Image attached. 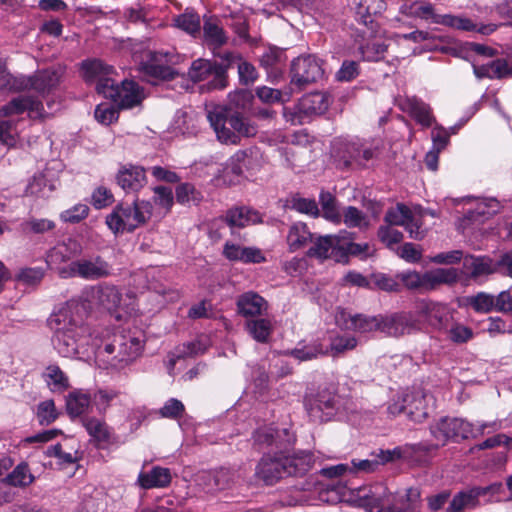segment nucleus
Listing matches in <instances>:
<instances>
[{"label": "nucleus", "mask_w": 512, "mask_h": 512, "mask_svg": "<svg viewBox=\"0 0 512 512\" xmlns=\"http://www.w3.org/2000/svg\"><path fill=\"white\" fill-rule=\"evenodd\" d=\"M53 331L52 344L63 357L89 354V346L99 367L120 370L133 361L142 350V341L131 334H100L80 323L74 313V304H65L47 320Z\"/></svg>", "instance_id": "f257e3e1"}, {"label": "nucleus", "mask_w": 512, "mask_h": 512, "mask_svg": "<svg viewBox=\"0 0 512 512\" xmlns=\"http://www.w3.org/2000/svg\"><path fill=\"white\" fill-rule=\"evenodd\" d=\"M382 483L360 487L355 491V501L369 512H422L421 490L411 486L397 491L394 499Z\"/></svg>", "instance_id": "f03ea898"}, {"label": "nucleus", "mask_w": 512, "mask_h": 512, "mask_svg": "<svg viewBox=\"0 0 512 512\" xmlns=\"http://www.w3.org/2000/svg\"><path fill=\"white\" fill-rule=\"evenodd\" d=\"M113 66H81V76L88 84H95L99 94L112 99L119 109L139 106L145 98L143 88L134 80L125 79L120 85L110 78Z\"/></svg>", "instance_id": "7ed1b4c3"}, {"label": "nucleus", "mask_w": 512, "mask_h": 512, "mask_svg": "<svg viewBox=\"0 0 512 512\" xmlns=\"http://www.w3.org/2000/svg\"><path fill=\"white\" fill-rule=\"evenodd\" d=\"M312 467V455L300 452L293 455H284L283 451L274 452L273 455L265 453L256 467V476L267 485L276 483L286 476H301Z\"/></svg>", "instance_id": "20e7f679"}, {"label": "nucleus", "mask_w": 512, "mask_h": 512, "mask_svg": "<svg viewBox=\"0 0 512 512\" xmlns=\"http://www.w3.org/2000/svg\"><path fill=\"white\" fill-rule=\"evenodd\" d=\"M409 15L421 20L430 21L433 24L442 25L466 32H477L481 35H490L497 30V25L493 23L478 24L470 18L452 14H437L435 7L430 2L414 1L409 6Z\"/></svg>", "instance_id": "39448f33"}, {"label": "nucleus", "mask_w": 512, "mask_h": 512, "mask_svg": "<svg viewBox=\"0 0 512 512\" xmlns=\"http://www.w3.org/2000/svg\"><path fill=\"white\" fill-rule=\"evenodd\" d=\"M153 206L150 201L136 198L131 205L120 203L106 216L105 223L113 234L133 232L151 218Z\"/></svg>", "instance_id": "423d86ee"}, {"label": "nucleus", "mask_w": 512, "mask_h": 512, "mask_svg": "<svg viewBox=\"0 0 512 512\" xmlns=\"http://www.w3.org/2000/svg\"><path fill=\"white\" fill-rule=\"evenodd\" d=\"M348 400L328 388L319 390L315 395L305 398V409L314 422L342 420L348 411Z\"/></svg>", "instance_id": "0eeeda50"}, {"label": "nucleus", "mask_w": 512, "mask_h": 512, "mask_svg": "<svg viewBox=\"0 0 512 512\" xmlns=\"http://www.w3.org/2000/svg\"><path fill=\"white\" fill-rule=\"evenodd\" d=\"M59 81V74L51 68L37 71L33 76H14L0 66V89L9 91L35 90L44 94L53 88Z\"/></svg>", "instance_id": "6e6552de"}, {"label": "nucleus", "mask_w": 512, "mask_h": 512, "mask_svg": "<svg viewBox=\"0 0 512 512\" xmlns=\"http://www.w3.org/2000/svg\"><path fill=\"white\" fill-rule=\"evenodd\" d=\"M396 277L408 290L427 292L439 285L457 282L459 275L455 268H437L424 273L408 270L398 273Z\"/></svg>", "instance_id": "1a4fd4ad"}, {"label": "nucleus", "mask_w": 512, "mask_h": 512, "mask_svg": "<svg viewBox=\"0 0 512 512\" xmlns=\"http://www.w3.org/2000/svg\"><path fill=\"white\" fill-rule=\"evenodd\" d=\"M434 448L425 443L405 444L393 449H380L376 454H372V459L352 460L350 471H362L366 473L374 472L380 465L393 462L398 459H408L416 455L417 452H427Z\"/></svg>", "instance_id": "9d476101"}, {"label": "nucleus", "mask_w": 512, "mask_h": 512, "mask_svg": "<svg viewBox=\"0 0 512 512\" xmlns=\"http://www.w3.org/2000/svg\"><path fill=\"white\" fill-rule=\"evenodd\" d=\"M472 423L462 419V418H450V417H442L435 424L430 426V432L432 437L438 441V444H430L435 450L439 447V445H445L449 440L458 441L459 439H468L471 435ZM427 444V442H424ZM427 451L426 453H429ZM419 452L416 453V455Z\"/></svg>", "instance_id": "9b49d317"}, {"label": "nucleus", "mask_w": 512, "mask_h": 512, "mask_svg": "<svg viewBox=\"0 0 512 512\" xmlns=\"http://www.w3.org/2000/svg\"><path fill=\"white\" fill-rule=\"evenodd\" d=\"M384 221L390 226H402L414 240H422L425 236L422 227L421 210H412L402 203L387 210Z\"/></svg>", "instance_id": "f8f14e48"}, {"label": "nucleus", "mask_w": 512, "mask_h": 512, "mask_svg": "<svg viewBox=\"0 0 512 512\" xmlns=\"http://www.w3.org/2000/svg\"><path fill=\"white\" fill-rule=\"evenodd\" d=\"M70 274L84 280L94 281L113 275V266L100 255L83 257L69 265Z\"/></svg>", "instance_id": "ddd939ff"}, {"label": "nucleus", "mask_w": 512, "mask_h": 512, "mask_svg": "<svg viewBox=\"0 0 512 512\" xmlns=\"http://www.w3.org/2000/svg\"><path fill=\"white\" fill-rule=\"evenodd\" d=\"M381 333L389 337H401L420 330V322L411 312L380 315Z\"/></svg>", "instance_id": "4468645a"}, {"label": "nucleus", "mask_w": 512, "mask_h": 512, "mask_svg": "<svg viewBox=\"0 0 512 512\" xmlns=\"http://www.w3.org/2000/svg\"><path fill=\"white\" fill-rule=\"evenodd\" d=\"M253 440L258 450L268 448L270 454L286 450L293 441L287 429L276 430L272 427L257 429L253 434Z\"/></svg>", "instance_id": "2eb2a0df"}, {"label": "nucleus", "mask_w": 512, "mask_h": 512, "mask_svg": "<svg viewBox=\"0 0 512 512\" xmlns=\"http://www.w3.org/2000/svg\"><path fill=\"white\" fill-rule=\"evenodd\" d=\"M28 112L30 118L42 119L47 117L50 113L46 112L43 104L37 98L29 95H22L13 98L7 104L0 108V116L5 118H11L15 115L23 114Z\"/></svg>", "instance_id": "dca6fc26"}, {"label": "nucleus", "mask_w": 512, "mask_h": 512, "mask_svg": "<svg viewBox=\"0 0 512 512\" xmlns=\"http://www.w3.org/2000/svg\"><path fill=\"white\" fill-rule=\"evenodd\" d=\"M234 482L235 473L226 468L216 471H203L196 479L198 487L204 493L211 495L231 488Z\"/></svg>", "instance_id": "f3484780"}, {"label": "nucleus", "mask_w": 512, "mask_h": 512, "mask_svg": "<svg viewBox=\"0 0 512 512\" xmlns=\"http://www.w3.org/2000/svg\"><path fill=\"white\" fill-rule=\"evenodd\" d=\"M418 315L430 327L442 333L450 326V322L453 320L452 313L447 305L432 301L421 302L418 306Z\"/></svg>", "instance_id": "a211bd4d"}, {"label": "nucleus", "mask_w": 512, "mask_h": 512, "mask_svg": "<svg viewBox=\"0 0 512 512\" xmlns=\"http://www.w3.org/2000/svg\"><path fill=\"white\" fill-rule=\"evenodd\" d=\"M250 162L251 159L246 151H237L226 162L218 180L229 186L239 183L244 171L249 168Z\"/></svg>", "instance_id": "6ab92c4d"}, {"label": "nucleus", "mask_w": 512, "mask_h": 512, "mask_svg": "<svg viewBox=\"0 0 512 512\" xmlns=\"http://www.w3.org/2000/svg\"><path fill=\"white\" fill-rule=\"evenodd\" d=\"M229 113L223 107H214L207 112V119L219 141L225 144H237L238 134L228 124Z\"/></svg>", "instance_id": "aec40b11"}, {"label": "nucleus", "mask_w": 512, "mask_h": 512, "mask_svg": "<svg viewBox=\"0 0 512 512\" xmlns=\"http://www.w3.org/2000/svg\"><path fill=\"white\" fill-rule=\"evenodd\" d=\"M116 181L126 193L138 192L147 183L146 170L137 165H123L116 175Z\"/></svg>", "instance_id": "412c9836"}, {"label": "nucleus", "mask_w": 512, "mask_h": 512, "mask_svg": "<svg viewBox=\"0 0 512 512\" xmlns=\"http://www.w3.org/2000/svg\"><path fill=\"white\" fill-rule=\"evenodd\" d=\"M237 312L248 319L261 317L268 310V302L258 293L248 291L238 296Z\"/></svg>", "instance_id": "4be33fe9"}, {"label": "nucleus", "mask_w": 512, "mask_h": 512, "mask_svg": "<svg viewBox=\"0 0 512 512\" xmlns=\"http://www.w3.org/2000/svg\"><path fill=\"white\" fill-rule=\"evenodd\" d=\"M90 299L99 307L113 312L120 307L122 293L114 285L101 284L91 289Z\"/></svg>", "instance_id": "5701e85b"}, {"label": "nucleus", "mask_w": 512, "mask_h": 512, "mask_svg": "<svg viewBox=\"0 0 512 512\" xmlns=\"http://www.w3.org/2000/svg\"><path fill=\"white\" fill-rule=\"evenodd\" d=\"M402 111L409 113L423 127H430L435 121L428 104L417 97H407L399 101Z\"/></svg>", "instance_id": "b1692460"}, {"label": "nucleus", "mask_w": 512, "mask_h": 512, "mask_svg": "<svg viewBox=\"0 0 512 512\" xmlns=\"http://www.w3.org/2000/svg\"><path fill=\"white\" fill-rule=\"evenodd\" d=\"M172 480L171 471L168 468L155 466L149 472H140L137 478L139 486L145 490L153 488H166Z\"/></svg>", "instance_id": "393cba45"}, {"label": "nucleus", "mask_w": 512, "mask_h": 512, "mask_svg": "<svg viewBox=\"0 0 512 512\" xmlns=\"http://www.w3.org/2000/svg\"><path fill=\"white\" fill-rule=\"evenodd\" d=\"M430 398L424 394L421 390L405 391L403 401L408 402V417L415 422H422L425 420L429 411L426 403Z\"/></svg>", "instance_id": "a878e982"}, {"label": "nucleus", "mask_w": 512, "mask_h": 512, "mask_svg": "<svg viewBox=\"0 0 512 512\" xmlns=\"http://www.w3.org/2000/svg\"><path fill=\"white\" fill-rule=\"evenodd\" d=\"M137 77L151 85H160L175 78L172 66H135Z\"/></svg>", "instance_id": "bb28decb"}, {"label": "nucleus", "mask_w": 512, "mask_h": 512, "mask_svg": "<svg viewBox=\"0 0 512 512\" xmlns=\"http://www.w3.org/2000/svg\"><path fill=\"white\" fill-rule=\"evenodd\" d=\"M203 38L204 42L214 51L227 43L228 37L226 32L216 16L204 18Z\"/></svg>", "instance_id": "cd10ccee"}, {"label": "nucleus", "mask_w": 512, "mask_h": 512, "mask_svg": "<svg viewBox=\"0 0 512 512\" xmlns=\"http://www.w3.org/2000/svg\"><path fill=\"white\" fill-rule=\"evenodd\" d=\"M463 269L473 279L492 274L496 271V262L486 256L467 255L463 258Z\"/></svg>", "instance_id": "c85d7f7f"}, {"label": "nucleus", "mask_w": 512, "mask_h": 512, "mask_svg": "<svg viewBox=\"0 0 512 512\" xmlns=\"http://www.w3.org/2000/svg\"><path fill=\"white\" fill-rule=\"evenodd\" d=\"M298 102L300 111L307 119L325 113L330 105L328 96L322 92L306 94Z\"/></svg>", "instance_id": "c756f323"}, {"label": "nucleus", "mask_w": 512, "mask_h": 512, "mask_svg": "<svg viewBox=\"0 0 512 512\" xmlns=\"http://www.w3.org/2000/svg\"><path fill=\"white\" fill-rule=\"evenodd\" d=\"M351 233L347 231H341L336 235H326L319 237L313 246L310 247L308 255L310 257H316L319 259H326L329 257V252L336 245L340 246L342 240L349 238L351 239Z\"/></svg>", "instance_id": "7c9ffc66"}, {"label": "nucleus", "mask_w": 512, "mask_h": 512, "mask_svg": "<svg viewBox=\"0 0 512 512\" xmlns=\"http://www.w3.org/2000/svg\"><path fill=\"white\" fill-rule=\"evenodd\" d=\"M224 220L230 227L242 228L261 222V217L257 211L242 206L229 209L224 216Z\"/></svg>", "instance_id": "2f4dec72"}, {"label": "nucleus", "mask_w": 512, "mask_h": 512, "mask_svg": "<svg viewBox=\"0 0 512 512\" xmlns=\"http://www.w3.org/2000/svg\"><path fill=\"white\" fill-rule=\"evenodd\" d=\"M386 8L384 0H359L356 15L361 23L373 29L375 17Z\"/></svg>", "instance_id": "473e14b6"}, {"label": "nucleus", "mask_w": 512, "mask_h": 512, "mask_svg": "<svg viewBox=\"0 0 512 512\" xmlns=\"http://www.w3.org/2000/svg\"><path fill=\"white\" fill-rule=\"evenodd\" d=\"M83 425L98 447L104 448L113 441V434L107 424L96 418H86Z\"/></svg>", "instance_id": "72a5a7b5"}, {"label": "nucleus", "mask_w": 512, "mask_h": 512, "mask_svg": "<svg viewBox=\"0 0 512 512\" xmlns=\"http://www.w3.org/2000/svg\"><path fill=\"white\" fill-rule=\"evenodd\" d=\"M324 75L322 66H292L291 84L303 89Z\"/></svg>", "instance_id": "f704fd0d"}, {"label": "nucleus", "mask_w": 512, "mask_h": 512, "mask_svg": "<svg viewBox=\"0 0 512 512\" xmlns=\"http://www.w3.org/2000/svg\"><path fill=\"white\" fill-rule=\"evenodd\" d=\"M173 25L193 37H197L201 31L200 16L192 9H186L182 14L175 16Z\"/></svg>", "instance_id": "c9c22d12"}, {"label": "nucleus", "mask_w": 512, "mask_h": 512, "mask_svg": "<svg viewBox=\"0 0 512 512\" xmlns=\"http://www.w3.org/2000/svg\"><path fill=\"white\" fill-rule=\"evenodd\" d=\"M245 330L259 343H267L272 331V323L266 318L248 319L245 323Z\"/></svg>", "instance_id": "e433bc0d"}, {"label": "nucleus", "mask_w": 512, "mask_h": 512, "mask_svg": "<svg viewBox=\"0 0 512 512\" xmlns=\"http://www.w3.org/2000/svg\"><path fill=\"white\" fill-rule=\"evenodd\" d=\"M91 397L82 390L70 392L66 397V410L71 417H77L88 411Z\"/></svg>", "instance_id": "4c0bfd02"}, {"label": "nucleus", "mask_w": 512, "mask_h": 512, "mask_svg": "<svg viewBox=\"0 0 512 512\" xmlns=\"http://www.w3.org/2000/svg\"><path fill=\"white\" fill-rule=\"evenodd\" d=\"M43 379L54 393H62L69 388V379L57 365H49L43 372Z\"/></svg>", "instance_id": "58836bf2"}, {"label": "nucleus", "mask_w": 512, "mask_h": 512, "mask_svg": "<svg viewBox=\"0 0 512 512\" xmlns=\"http://www.w3.org/2000/svg\"><path fill=\"white\" fill-rule=\"evenodd\" d=\"M285 354L290 355L299 361H309L320 355L328 354V348H325L318 341H313L309 344L299 343L296 348L286 351Z\"/></svg>", "instance_id": "ea45409f"}, {"label": "nucleus", "mask_w": 512, "mask_h": 512, "mask_svg": "<svg viewBox=\"0 0 512 512\" xmlns=\"http://www.w3.org/2000/svg\"><path fill=\"white\" fill-rule=\"evenodd\" d=\"M361 145L357 142H344L341 144L336 158L339 166L345 169L354 168L359 161Z\"/></svg>", "instance_id": "a19ab883"}, {"label": "nucleus", "mask_w": 512, "mask_h": 512, "mask_svg": "<svg viewBox=\"0 0 512 512\" xmlns=\"http://www.w3.org/2000/svg\"><path fill=\"white\" fill-rule=\"evenodd\" d=\"M176 201L181 205H199L203 201V194L192 183L179 184L175 189Z\"/></svg>", "instance_id": "79ce46f5"}, {"label": "nucleus", "mask_w": 512, "mask_h": 512, "mask_svg": "<svg viewBox=\"0 0 512 512\" xmlns=\"http://www.w3.org/2000/svg\"><path fill=\"white\" fill-rule=\"evenodd\" d=\"M230 20L229 27L244 43L250 46H256L258 44L259 39L249 34V22L246 16L233 13L230 15Z\"/></svg>", "instance_id": "37998d69"}, {"label": "nucleus", "mask_w": 512, "mask_h": 512, "mask_svg": "<svg viewBox=\"0 0 512 512\" xmlns=\"http://www.w3.org/2000/svg\"><path fill=\"white\" fill-rule=\"evenodd\" d=\"M56 184L52 179H48L46 174H35L26 188V193L38 197H48L55 190Z\"/></svg>", "instance_id": "c03bdc74"}, {"label": "nucleus", "mask_w": 512, "mask_h": 512, "mask_svg": "<svg viewBox=\"0 0 512 512\" xmlns=\"http://www.w3.org/2000/svg\"><path fill=\"white\" fill-rule=\"evenodd\" d=\"M312 240V233L309 231L307 225L303 222L294 223L289 230L287 242L290 249L295 251L303 247Z\"/></svg>", "instance_id": "a18cd8bd"}, {"label": "nucleus", "mask_w": 512, "mask_h": 512, "mask_svg": "<svg viewBox=\"0 0 512 512\" xmlns=\"http://www.w3.org/2000/svg\"><path fill=\"white\" fill-rule=\"evenodd\" d=\"M319 202L325 219L335 224L341 223V212L338 210L337 200L334 195L327 191H321Z\"/></svg>", "instance_id": "49530a36"}, {"label": "nucleus", "mask_w": 512, "mask_h": 512, "mask_svg": "<svg viewBox=\"0 0 512 512\" xmlns=\"http://www.w3.org/2000/svg\"><path fill=\"white\" fill-rule=\"evenodd\" d=\"M352 331L359 334H370L375 331L381 332L380 315L369 316L365 314H355Z\"/></svg>", "instance_id": "de8ad7c7"}, {"label": "nucleus", "mask_w": 512, "mask_h": 512, "mask_svg": "<svg viewBox=\"0 0 512 512\" xmlns=\"http://www.w3.org/2000/svg\"><path fill=\"white\" fill-rule=\"evenodd\" d=\"M341 221H343L348 228L366 229L369 226V221L365 213L354 206H347L343 209Z\"/></svg>", "instance_id": "09e8293b"}, {"label": "nucleus", "mask_w": 512, "mask_h": 512, "mask_svg": "<svg viewBox=\"0 0 512 512\" xmlns=\"http://www.w3.org/2000/svg\"><path fill=\"white\" fill-rule=\"evenodd\" d=\"M228 124L238 134V142L240 137H253L257 133V127L238 112L229 113Z\"/></svg>", "instance_id": "8fccbe9b"}, {"label": "nucleus", "mask_w": 512, "mask_h": 512, "mask_svg": "<svg viewBox=\"0 0 512 512\" xmlns=\"http://www.w3.org/2000/svg\"><path fill=\"white\" fill-rule=\"evenodd\" d=\"M477 79H502L512 77V66H473Z\"/></svg>", "instance_id": "3c124183"}, {"label": "nucleus", "mask_w": 512, "mask_h": 512, "mask_svg": "<svg viewBox=\"0 0 512 512\" xmlns=\"http://www.w3.org/2000/svg\"><path fill=\"white\" fill-rule=\"evenodd\" d=\"M254 96L249 90H238L229 94V102L227 112L235 110V112L239 111H247L250 109Z\"/></svg>", "instance_id": "603ef678"}, {"label": "nucleus", "mask_w": 512, "mask_h": 512, "mask_svg": "<svg viewBox=\"0 0 512 512\" xmlns=\"http://www.w3.org/2000/svg\"><path fill=\"white\" fill-rule=\"evenodd\" d=\"M387 46L379 41L367 42L359 48L361 60L366 62H379L384 60Z\"/></svg>", "instance_id": "864d4df0"}, {"label": "nucleus", "mask_w": 512, "mask_h": 512, "mask_svg": "<svg viewBox=\"0 0 512 512\" xmlns=\"http://www.w3.org/2000/svg\"><path fill=\"white\" fill-rule=\"evenodd\" d=\"M357 344L358 340L355 336L337 335L331 339L330 345L327 347L328 353H330L332 356H337L339 354L355 349Z\"/></svg>", "instance_id": "5fc2aeb1"}, {"label": "nucleus", "mask_w": 512, "mask_h": 512, "mask_svg": "<svg viewBox=\"0 0 512 512\" xmlns=\"http://www.w3.org/2000/svg\"><path fill=\"white\" fill-rule=\"evenodd\" d=\"M34 480L33 475L30 473L29 467L26 463L17 465L14 470L7 475L6 482L12 486H27Z\"/></svg>", "instance_id": "6e6d98bb"}, {"label": "nucleus", "mask_w": 512, "mask_h": 512, "mask_svg": "<svg viewBox=\"0 0 512 512\" xmlns=\"http://www.w3.org/2000/svg\"><path fill=\"white\" fill-rule=\"evenodd\" d=\"M445 334L448 335V339L456 344L466 343L473 337V331L469 327L456 323L453 320L450 322V326L444 330Z\"/></svg>", "instance_id": "4d7b16f0"}, {"label": "nucleus", "mask_w": 512, "mask_h": 512, "mask_svg": "<svg viewBox=\"0 0 512 512\" xmlns=\"http://www.w3.org/2000/svg\"><path fill=\"white\" fill-rule=\"evenodd\" d=\"M476 505L477 503L470 489L466 491H460L452 498L446 509V512H463L466 508H473Z\"/></svg>", "instance_id": "13d9d810"}, {"label": "nucleus", "mask_w": 512, "mask_h": 512, "mask_svg": "<svg viewBox=\"0 0 512 512\" xmlns=\"http://www.w3.org/2000/svg\"><path fill=\"white\" fill-rule=\"evenodd\" d=\"M17 123L18 121L13 118L0 120V142L2 144L8 146L15 144L18 135Z\"/></svg>", "instance_id": "bf43d9fd"}, {"label": "nucleus", "mask_w": 512, "mask_h": 512, "mask_svg": "<svg viewBox=\"0 0 512 512\" xmlns=\"http://www.w3.org/2000/svg\"><path fill=\"white\" fill-rule=\"evenodd\" d=\"M495 296L479 292L476 295L469 298V305L480 313H489L494 310Z\"/></svg>", "instance_id": "052dcab7"}, {"label": "nucleus", "mask_w": 512, "mask_h": 512, "mask_svg": "<svg viewBox=\"0 0 512 512\" xmlns=\"http://www.w3.org/2000/svg\"><path fill=\"white\" fill-rule=\"evenodd\" d=\"M58 415L53 400H45L38 404L37 419L41 425H50L58 418Z\"/></svg>", "instance_id": "680f3d73"}, {"label": "nucleus", "mask_w": 512, "mask_h": 512, "mask_svg": "<svg viewBox=\"0 0 512 512\" xmlns=\"http://www.w3.org/2000/svg\"><path fill=\"white\" fill-rule=\"evenodd\" d=\"M154 196L153 201L154 203L165 209L166 212H169L174 204V196L172 189L170 187L166 186H155L153 188Z\"/></svg>", "instance_id": "e2e57ef3"}, {"label": "nucleus", "mask_w": 512, "mask_h": 512, "mask_svg": "<svg viewBox=\"0 0 512 512\" xmlns=\"http://www.w3.org/2000/svg\"><path fill=\"white\" fill-rule=\"evenodd\" d=\"M499 210V202L496 199H484L477 204L474 211L468 213V218L476 220L478 217H490Z\"/></svg>", "instance_id": "0e129e2a"}, {"label": "nucleus", "mask_w": 512, "mask_h": 512, "mask_svg": "<svg viewBox=\"0 0 512 512\" xmlns=\"http://www.w3.org/2000/svg\"><path fill=\"white\" fill-rule=\"evenodd\" d=\"M290 207L300 213L315 217L319 215L318 205L314 199L302 198L296 195L291 198Z\"/></svg>", "instance_id": "69168bd1"}, {"label": "nucleus", "mask_w": 512, "mask_h": 512, "mask_svg": "<svg viewBox=\"0 0 512 512\" xmlns=\"http://www.w3.org/2000/svg\"><path fill=\"white\" fill-rule=\"evenodd\" d=\"M95 119L104 125H109L118 119V109L111 103H100L95 108Z\"/></svg>", "instance_id": "338daca9"}, {"label": "nucleus", "mask_w": 512, "mask_h": 512, "mask_svg": "<svg viewBox=\"0 0 512 512\" xmlns=\"http://www.w3.org/2000/svg\"><path fill=\"white\" fill-rule=\"evenodd\" d=\"M379 240L388 248L392 249L393 245L398 244L403 239V233L390 225H382L377 232Z\"/></svg>", "instance_id": "774afa93"}]
</instances>
